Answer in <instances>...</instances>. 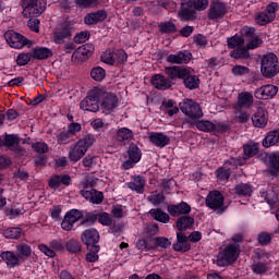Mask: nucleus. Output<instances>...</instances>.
Listing matches in <instances>:
<instances>
[{
    "mask_svg": "<svg viewBox=\"0 0 279 279\" xmlns=\"http://www.w3.org/2000/svg\"><path fill=\"white\" fill-rule=\"evenodd\" d=\"M159 32L161 34H175L178 33V26L171 21L161 22L159 24Z\"/></svg>",
    "mask_w": 279,
    "mask_h": 279,
    "instance_id": "45",
    "label": "nucleus"
},
{
    "mask_svg": "<svg viewBox=\"0 0 279 279\" xmlns=\"http://www.w3.org/2000/svg\"><path fill=\"white\" fill-rule=\"evenodd\" d=\"M251 269L253 274H256L257 276H265L267 274V264L263 262H257L251 266Z\"/></svg>",
    "mask_w": 279,
    "mask_h": 279,
    "instance_id": "57",
    "label": "nucleus"
},
{
    "mask_svg": "<svg viewBox=\"0 0 279 279\" xmlns=\"http://www.w3.org/2000/svg\"><path fill=\"white\" fill-rule=\"evenodd\" d=\"M243 149V156L246 160H250V158H254V156H258L260 154V145L258 143H247L242 146Z\"/></svg>",
    "mask_w": 279,
    "mask_h": 279,
    "instance_id": "33",
    "label": "nucleus"
},
{
    "mask_svg": "<svg viewBox=\"0 0 279 279\" xmlns=\"http://www.w3.org/2000/svg\"><path fill=\"white\" fill-rule=\"evenodd\" d=\"M3 147H8L11 151H23L21 138L16 134L5 133L3 136Z\"/></svg>",
    "mask_w": 279,
    "mask_h": 279,
    "instance_id": "23",
    "label": "nucleus"
},
{
    "mask_svg": "<svg viewBox=\"0 0 279 279\" xmlns=\"http://www.w3.org/2000/svg\"><path fill=\"white\" fill-rule=\"evenodd\" d=\"M240 36L243 40H252L256 36V28L250 26H243L240 29Z\"/></svg>",
    "mask_w": 279,
    "mask_h": 279,
    "instance_id": "54",
    "label": "nucleus"
},
{
    "mask_svg": "<svg viewBox=\"0 0 279 279\" xmlns=\"http://www.w3.org/2000/svg\"><path fill=\"white\" fill-rule=\"evenodd\" d=\"M128 156L133 162H141V158H143V150L138 148V145L131 143L129 145Z\"/></svg>",
    "mask_w": 279,
    "mask_h": 279,
    "instance_id": "39",
    "label": "nucleus"
},
{
    "mask_svg": "<svg viewBox=\"0 0 279 279\" xmlns=\"http://www.w3.org/2000/svg\"><path fill=\"white\" fill-rule=\"evenodd\" d=\"M90 77L95 82H104L106 78V70L101 66H95L90 71Z\"/></svg>",
    "mask_w": 279,
    "mask_h": 279,
    "instance_id": "49",
    "label": "nucleus"
},
{
    "mask_svg": "<svg viewBox=\"0 0 279 279\" xmlns=\"http://www.w3.org/2000/svg\"><path fill=\"white\" fill-rule=\"evenodd\" d=\"M195 226V218L191 216H181L177 218L175 227L178 232H186V230H191Z\"/></svg>",
    "mask_w": 279,
    "mask_h": 279,
    "instance_id": "30",
    "label": "nucleus"
},
{
    "mask_svg": "<svg viewBox=\"0 0 279 279\" xmlns=\"http://www.w3.org/2000/svg\"><path fill=\"white\" fill-rule=\"evenodd\" d=\"M24 19H36L47 10V3L45 0H22Z\"/></svg>",
    "mask_w": 279,
    "mask_h": 279,
    "instance_id": "7",
    "label": "nucleus"
},
{
    "mask_svg": "<svg viewBox=\"0 0 279 279\" xmlns=\"http://www.w3.org/2000/svg\"><path fill=\"white\" fill-rule=\"evenodd\" d=\"M113 221L114 220L107 211H101L100 214H98V223H100V226H106L107 228H110Z\"/></svg>",
    "mask_w": 279,
    "mask_h": 279,
    "instance_id": "56",
    "label": "nucleus"
},
{
    "mask_svg": "<svg viewBox=\"0 0 279 279\" xmlns=\"http://www.w3.org/2000/svg\"><path fill=\"white\" fill-rule=\"evenodd\" d=\"M279 143V131L269 132L263 141V147H272Z\"/></svg>",
    "mask_w": 279,
    "mask_h": 279,
    "instance_id": "40",
    "label": "nucleus"
},
{
    "mask_svg": "<svg viewBox=\"0 0 279 279\" xmlns=\"http://www.w3.org/2000/svg\"><path fill=\"white\" fill-rule=\"evenodd\" d=\"M194 45H196L197 49H206V47H208V37L203 34L195 35Z\"/></svg>",
    "mask_w": 279,
    "mask_h": 279,
    "instance_id": "60",
    "label": "nucleus"
},
{
    "mask_svg": "<svg viewBox=\"0 0 279 279\" xmlns=\"http://www.w3.org/2000/svg\"><path fill=\"white\" fill-rule=\"evenodd\" d=\"M230 58H233V60H248L250 50L245 47L233 49L230 51Z\"/></svg>",
    "mask_w": 279,
    "mask_h": 279,
    "instance_id": "41",
    "label": "nucleus"
},
{
    "mask_svg": "<svg viewBox=\"0 0 279 279\" xmlns=\"http://www.w3.org/2000/svg\"><path fill=\"white\" fill-rule=\"evenodd\" d=\"M225 165H229L230 167H244V165H247V159L244 155L242 157H231Z\"/></svg>",
    "mask_w": 279,
    "mask_h": 279,
    "instance_id": "59",
    "label": "nucleus"
},
{
    "mask_svg": "<svg viewBox=\"0 0 279 279\" xmlns=\"http://www.w3.org/2000/svg\"><path fill=\"white\" fill-rule=\"evenodd\" d=\"M165 199H167V196L162 193L154 194L147 197V201L153 204V206H160V204H163Z\"/></svg>",
    "mask_w": 279,
    "mask_h": 279,
    "instance_id": "64",
    "label": "nucleus"
},
{
    "mask_svg": "<svg viewBox=\"0 0 279 279\" xmlns=\"http://www.w3.org/2000/svg\"><path fill=\"white\" fill-rule=\"evenodd\" d=\"M108 19V12L106 10H98L96 12L87 13L84 16L85 25H97V23H104Z\"/></svg>",
    "mask_w": 279,
    "mask_h": 279,
    "instance_id": "21",
    "label": "nucleus"
},
{
    "mask_svg": "<svg viewBox=\"0 0 279 279\" xmlns=\"http://www.w3.org/2000/svg\"><path fill=\"white\" fill-rule=\"evenodd\" d=\"M71 141H73V137L70 135V133L68 131H61L57 135V143L59 145H69V143H71Z\"/></svg>",
    "mask_w": 279,
    "mask_h": 279,
    "instance_id": "61",
    "label": "nucleus"
},
{
    "mask_svg": "<svg viewBox=\"0 0 279 279\" xmlns=\"http://www.w3.org/2000/svg\"><path fill=\"white\" fill-rule=\"evenodd\" d=\"M116 141L120 143V145H130V142L134 141V131L125 126L118 129Z\"/></svg>",
    "mask_w": 279,
    "mask_h": 279,
    "instance_id": "25",
    "label": "nucleus"
},
{
    "mask_svg": "<svg viewBox=\"0 0 279 279\" xmlns=\"http://www.w3.org/2000/svg\"><path fill=\"white\" fill-rule=\"evenodd\" d=\"M76 8L87 10L88 8H97L99 0H74Z\"/></svg>",
    "mask_w": 279,
    "mask_h": 279,
    "instance_id": "55",
    "label": "nucleus"
},
{
    "mask_svg": "<svg viewBox=\"0 0 279 279\" xmlns=\"http://www.w3.org/2000/svg\"><path fill=\"white\" fill-rule=\"evenodd\" d=\"M31 147L33 150L36 151V154L45 155L49 151V146L45 142H35L31 144Z\"/></svg>",
    "mask_w": 279,
    "mask_h": 279,
    "instance_id": "58",
    "label": "nucleus"
},
{
    "mask_svg": "<svg viewBox=\"0 0 279 279\" xmlns=\"http://www.w3.org/2000/svg\"><path fill=\"white\" fill-rule=\"evenodd\" d=\"M223 202V194L216 190L207 194L205 198V206H207V208H210V210H220V213H226L227 207Z\"/></svg>",
    "mask_w": 279,
    "mask_h": 279,
    "instance_id": "14",
    "label": "nucleus"
},
{
    "mask_svg": "<svg viewBox=\"0 0 279 279\" xmlns=\"http://www.w3.org/2000/svg\"><path fill=\"white\" fill-rule=\"evenodd\" d=\"M33 52H21L17 54L16 64L17 66H25L32 62Z\"/></svg>",
    "mask_w": 279,
    "mask_h": 279,
    "instance_id": "52",
    "label": "nucleus"
},
{
    "mask_svg": "<svg viewBox=\"0 0 279 279\" xmlns=\"http://www.w3.org/2000/svg\"><path fill=\"white\" fill-rule=\"evenodd\" d=\"M179 16L181 21H195V19H197V11L195 9V5L193 4V1L187 0L181 2Z\"/></svg>",
    "mask_w": 279,
    "mask_h": 279,
    "instance_id": "16",
    "label": "nucleus"
},
{
    "mask_svg": "<svg viewBox=\"0 0 279 279\" xmlns=\"http://www.w3.org/2000/svg\"><path fill=\"white\" fill-rule=\"evenodd\" d=\"M254 104V95L250 92H242L238 95L235 108L243 110V108H252Z\"/></svg>",
    "mask_w": 279,
    "mask_h": 279,
    "instance_id": "29",
    "label": "nucleus"
},
{
    "mask_svg": "<svg viewBox=\"0 0 279 279\" xmlns=\"http://www.w3.org/2000/svg\"><path fill=\"white\" fill-rule=\"evenodd\" d=\"M148 138L153 145H155L156 147H161V148L167 147V145H169V143H171V138L169 137V135H166L162 132H153V133H150Z\"/></svg>",
    "mask_w": 279,
    "mask_h": 279,
    "instance_id": "28",
    "label": "nucleus"
},
{
    "mask_svg": "<svg viewBox=\"0 0 279 279\" xmlns=\"http://www.w3.org/2000/svg\"><path fill=\"white\" fill-rule=\"evenodd\" d=\"M125 62H128V52H125V50L119 49L113 51V64L119 66L125 64Z\"/></svg>",
    "mask_w": 279,
    "mask_h": 279,
    "instance_id": "46",
    "label": "nucleus"
},
{
    "mask_svg": "<svg viewBox=\"0 0 279 279\" xmlns=\"http://www.w3.org/2000/svg\"><path fill=\"white\" fill-rule=\"evenodd\" d=\"M170 75L171 77H177V80H182L183 85L189 90H197V88H199V76L193 74L187 68L175 65V68L170 71Z\"/></svg>",
    "mask_w": 279,
    "mask_h": 279,
    "instance_id": "1",
    "label": "nucleus"
},
{
    "mask_svg": "<svg viewBox=\"0 0 279 279\" xmlns=\"http://www.w3.org/2000/svg\"><path fill=\"white\" fill-rule=\"evenodd\" d=\"M65 243H66V241L59 238V239H54V240L50 241L49 245H50L51 250H54V252H64Z\"/></svg>",
    "mask_w": 279,
    "mask_h": 279,
    "instance_id": "63",
    "label": "nucleus"
},
{
    "mask_svg": "<svg viewBox=\"0 0 279 279\" xmlns=\"http://www.w3.org/2000/svg\"><path fill=\"white\" fill-rule=\"evenodd\" d=\"M228 14V3L221 0H213L207 11V17L209 21H217L223 19Z\"/></svg>",
    "mask_w": 279,
    "mask_h": 279,
    "instance_id": "15",
    "label": "nucleus"
},
{
    "mask_svg": "<svg viewBox=\"0 0 279 279\" xmlns=\"http://www.w3.org/2000/svg\"><path fill=\"white\" fill-rule=\"evenodd\" d=\"M4 39L9 47L12 49H23V47H27V45H32V40L25 37L23 34L8 31L4 33Z\"/></svg>",
    "mask_w": 279,
    "mask_h": 279,
    "instance_id": "12",
    "label": "nucleus"
},
{
    "mask_svg": "<svg viewBox=\"0 0 279 279\" xmlns=\"http://www.w3.org/2000/svg\"><path fill=\"white\" fill-rule=\"evenodd\" d=\"M32 53L33 60H49V58H53V51L47 47H35Z\"/></svg>",
    "mask_w": 279,
    "mask_h": 279,
    "instance_id": "34",
    "label": "nucleus"
},
{
    "mask_svg": "<svg viewBox=\"0 0 279 279\" xmlns=\"http://www.w3.org/2000/svg\"><path fill=\"white\" fill-rule=\"evenodd\" d=\"M234 193L239 197H252L253 186L250 183H240L235 185Z\"/></svg>",
    "mask_w": 279,
    "mask_h": 279,
    "instance_id": "37",
    "label": "nucleus"
},
{
    "mask_svg": "<svg viewBox=\"0 0 279 279\" xmlns=\"http://www.w3.org/2000/svg\"><path fill=\"white\" fill-rule=\"evenodd\" d=\"M251 119L254 128L263 129V128H267V123L269 121V114L265 109L258 108Z\"/></svg>",
    "mask_w": 279,
    "mask_h": 279,
    "instance_id": "22",
    "label": "nucleus"
},
{
    "mask_svg": "<svg viewBox=\"0 0 279 279\" xmlns=\"http://www.w3.org/2000/svg\"><path fill=\"white\" fill-rule=\"evenodd\" d=\"M99 231L95 228L86 229L81 234V241L86 245L87 250H95V252H100L101 246H99Z\"/></svg>",
    "mask_w": 279,
    "mask_h": 279,
    "instance_id": "10",
    "label": "nucleus"
},
{
    "mask_svg": "<svg viewBox=\"0 0 279 279\" xmlns=\"http://www.w3.org/2000/svg\"><path fill=\"white\" fill-rule=\"evenodd\" d=\"M167 210L170 217H180L181 215L186 216L191 214V205L186 202L170 204L167 206Z\"/></svg>",
    "mask_w": 279,
    "mask_h": 279,
    "instance_id": "17",
    "label": "nucleus"
},
{
    "mask_svg": "<svg viewBox=\"0 0 279 279\" xmlns=\"http://www.w3.org/2000/svg\"><path fill=\"white\" fill-rule=\"evenodd\" d=\"M189 128H196L199 132H205L206 134H210V132H215V122L210 120H195Z\"/></svg>",
    "mask_w": 279,
    "mask_h": 279,
    "instance_id": "31",
    "label": "nucleus"
},
{
    "mask_svg": "<svg viewBox=\"0 0 279 279\" xmlns=\"http://www.w3.org/2000/svg\"><path fill=\"white\" fill-rule=\"evenodd\" d=\"M71 186V175L69 174H54L48 180V186L52 189V191H58V187L61 186Z\"/></svg>",
    "mask_w": 279,
    "mask_h": 279,
    "instance_id": "24",
    "label": "nucleus"
},
{
    "mask_svg": "<svg viewBox=\"0 0 279 279\" xmlns=\"http://www.w3.org/2000/svg\"><path fill=\"white\" fill-rule=\"evenodd\" d=\"M95 46L93 44H85L78 47L72 54V60H78L80 62H86L89 56H93Z\"/></svg>",
    "mask_w": 279,
    "mask_h": 279,
    "instance_id": "19",
    "label": "nucleus"
},
{
    "mask_svg": "<svg viewBox=\"0 0 279 279\" xmlns=\"http://www.w3.org/2000/svg\"><path fill=\"white\" fill-rule=\"evenodd\" d=\"M272 239L271 233L267 231H262L257 234V243H259L262 247H267V245H270Z\"/></svg>",
    "mask_w": 279,
    "mask_h": 279,
    "instance_id": "51",
    "label": "nucleus"
},
{
    "mask_svg": "<svg viewBox=\"0 0 279 279\" xmlns=\"http://www.w3.org/2000/svg\"><path fill=\"white\" fill-rule=\"evenodd\" d=\"M267 167L270 175H278L279 173V151H275L267 157Z\"/></svg>",
    "mask_w": 279,
    "mask_h": 279,
    "instance_id": "32",
    "label": "nucleus"
},
{
    "mask_svg": "<svg viewBox=\"0 0 279 279\" xmlns=\"http://www.w3.org/2000/svg\"><path fill=\"white\" fill-rule=\"evenodd\" d=\"M80 108L85 112H99V94L97 87L87 93V96L80 102Z\"/></svg>",
    "mask_w": 279,
    "mask_h": 279,
    "instance_id": "11",
    "label": "nucleus"
},
{
    "mask_svg": "<svg viewBox=\"0 0 279 279\" xmlns=\"http://www.w3.org/2000/svg\"><path fill=\"white\" fill-rule=\"evenodd\" d=\"M260 197L265 199L268 206H278V194L274 191L260 192Z\"/></svg>",
    "mask_w": 279,
    "mask_h": 279,
    "instance_id": "42",
    "label": "nucleus"
},
{
    "mask_svg": "<svg viewBox=\"0 0 279 279\" xmlns=\"http://www.w3.org/2000/svg\"><path fill=\"white\" fill-rule=\"evenodd\" d=\"M262 75L264 77H267L268 80H271V77H276L279 73V62H278V56L276 53L270 52L265 54L262 58Z\"/></svg>",
    "mask_w": 279,
    "mask_h": 279,
    "instance_id": "8",
    "label": "nucleus"
},
{
    "mask_svg": "<svg viewBox=\"0 0 279 279\" xmlns=\"http://www.w3.org/2000/svg\"><path fill=\"white\" fill-rule=\"evenodd\" d=\"M65 250L69 254H80L82 252V245L75 239H70L65 242Z\"/></svg>",
    "mask_w": 279,
    "mask_h": 279,
    "instance_id": "44",
    "label": "nucleus"
},
{
    "mask_svg": "<svg viewBox=\"0 0 279 279\" xmlns=\"http://www.w3.org/2000/svg\"><path fill=\"white\" fill-rule=\"evenodd\" d=\"M172 250L174 252H181V254L191 252V243L189 242V236H186V233L177 232V242L172 244Z\"/></svg>",
    "mask_w": 279,
    "mask_h": 279,
    "instance_id": "18",
    "label": "nucleus"
},
{
    "mask_svg": "<svg viewBox=\"0 0 279 279\" xmlns=\"http://www.w3.org/2000/svg\"><path fill=\"white\" fill-rule=\"evenodd\" d=\"M179 108L185 117H189V120H186L189 126L197 121V119H202V117H204V111H202L199 104L191 98H186L180 102Z\"/></svg>",
    "mask_w": 279,
    "mask_h": 279,
    "instance_id": "6",
    "label": "nucleus"
},
{
    "mask_svg": "<svg viewBox=\"0 0 279 279\" xmlns=\"http://www.w3.org/2000/svg\"><path fill=\"white\" fill-rule=\"evenodd\" d=\"M153 241V250H169L171 247V240L165 236H155L151 239Z\"/></svg>",
    "mask_w": 279,
    "mask_h": 279,
    "instance_id": "38",
    "label": "nucleus"
},
{
    "mask_svg": "<svg viewBox=\"0 0 279 279\" xmlns=\"http://www.w3.org/2000/svg\"><path fill=\"white\" fill-rule=\"evenodd\" d=\"M84 219V210L80 209H70L65 213L63 220L61 222L62 230H65V232H71L73 230L75 223L77 221H82Z\"/></svg>",
    "mask_w": 279,
    "mask_h": 279,
    "instance_id": "13",
    "label": "nucleus"
},
{
    "mask_svg": "<svg viewBox=\"0 0 279 279\" xmlns=\"http://www.w3.org/2000/svg\"><path fill=\"white\" fill-rule=\"evenodd\" d=\"M147 184V181L145 180V177L143 175H135L133 178V181L128 182L126 186L131 191H134L138 195H143L145 193V185Z\"/></svg>",
    "mask_w": 279,
    "mask_h": 279,
    "instance_id": "26",
    "label": "nucleus"
},
{
    "mask_svg": "<svg viewBox=\"0 0 279 279\" xmlns=\"http://www.w3.org/2000/svg\"><path fill=\"white\" fill-rule=\"evenodd\" d=\"M230 169L225 168V167H219L216 170V177L220 182H226V180H230Z\"/></svg>",
    "mask_w": 279,
    "mask_h": 279,
    "instance_id": "62",
    "label": "nucleus"
},
{
    "mask_svg": "<svg viewBox=\"0 0 279 279\" xmlns=\"http://www.w3.org/2000/svg\"><path fill=\"white\" fill-rule=\"evenodd\" d=\"M17 257L20 260H27L32 256V246L27 243H21L15 246Z\"/></svg>",
    "mask_w": 279,
    "mask_h": 279,
    "instance_id": "36",
    "label": "nucleus"
},
{
    "mask_svg": "<svg viewBox=\"0 0 279 279\" xmlns=\"http://www.w3.org/2000/svg\"><path fill=\"white\" fill-rule=\"evenodd\" d=\"M95 143V137L92 135H86L81 138L75 145H72L69 150V159L71 162H80L84 156H86V151L93 147Z\"/></svg>",
    "mask_w": 279,
    "mask_h": 279,
    "instance_id": "3",
    "label": "nucleus"
},
{
    "mask_svg": "<svg viewBox=\"0 0 279 279\" xmlns=\"http://www.w3.org/2000/svg\"><path fill=\"white\" fill-rule=\"evenodd\" d=\"M231 73L234 77H245L250 75V68L236 64L231 69Z\"/></svg>",
    "mask_w": 279,
    "mask_h": 279,
    "instance_id": "53",
    "label": "nucleus"
},
{
    "mask_svg": "<svg viewBox=\"0 0 279 279\" xmlns=\"http://www.w3.org/2000/svg\"><path fill=\"white\" fill-rule=\"evenodd\" d=\"M172 69H177L175 65L165 68V74L167 76L161 73L153 75L150 78L151 86L157 90H170V88H173L177 76H171Z\"/></svg>",
    "mask_w": 279,
    "mask_h": 279,
    "instance_id": "5",
    "label": "nucleus"
},
{
    "mask_svg": "<svg viewBox=\"0 0 279 279\" xmlns=\"http://www.w3.org/2000/svg\"><path fill=\"white\" fill-rule=\"evenodd\" d=\"M80 195L89 202L90 204H104V192L97 191L95 189L92 190H81Z\"/></svg>",
    "mask_w": 279,
    "mask_h": 279,
    "instance_id": "20",
    "label": "nucleus"
},
{
    "mask_svg": "<svg viewBox=\"0 0 279 279\" xmlns=\"http://www.w3.org/2000/svg\"><path fill=\"white\" fill-rule=\"evenodd\" d=\"M23 234V229L20 227H11L3 231L4 239H14L19 240L20 236Z\"/></svg>",
    "mask_w": 279,
    "mask_h": 279,
    "instance_id": "43",
    "label": "nucleus"
},
{
    "mask_svg": "<svg viewBox=\"0 0 279 279\" xmlns=\"http://www.w3.org/2000/svg\"><path fill=\"white\" fill-rule=\"evenodd\" d=\"M136 248L140 250V252H151L154 251L151 239H140L136 242Z\"/></svg>",
    "mask_w": 279,
    "mask_h": 279,
    "instance_id": "48",
    "label": "nucleus"
},
{
    "mask_svg": "<svg viewBox=\"0 0 279 279\" xmlns=\"http://www.w3.org/2000/svg\"><path fill=\"white\" fill-rule=\"evenodd\" d=\"M75 31V21L65 19L61 21L54 29L53 40L56 45H64L66 40L73 38V32Z\"/></svg>",
    "mask_w": 279,
    "mask_h": 279,
    "instance_id": "4",
    "label": "nucleus"
},
{
    "mask_svg": "<svg viewBox=\"0 0 279 279\" xmlns=\"http://www.w3.org/2000/svg\"><path fill=\"white\" fill-rule=\"evenodd\" d=\"M0 258L7 264L9 269L21 266V259L17 254L11 251H4L0 254Z\"/></svg>",
    "mask_w": 279,
    "mask_h": 279,
    "instance_id": "27",
    "label": "nucleus"
},
{
    "mask_svg": "<svg viewBox=\"0 0 279 279\" xmlns=\"http://www.w3.org/2000/svg\"><path fill=\"white\" fill-rule=\"evenodd\" d=\"M244 44L245 39H243V37H241L239 34H235L234 36L227 39V45L229 49H236V47H243Z\"/></svg>",
    "mask_w": 279,
    "mask_h": 279,
    "instance_id": "47",
    "label": "nucleus"
},
{
    "mask_svg": "<svg viewBox=\"0 0 279 279\" xmlns=\"http://www.w3.org/2000/svg\"><path fill=\"white\" fill-rule=\"evenodd\" d=\"M99 106L104 112L110 114L119 106L117 94L98 88Z\"/></svg>",
    "mask_w": 279,
    "mask_h": 279,
    "instance_id": "9",
    "label": "nucleus"
},
{
    "mask_svg": "<svg viewBox=\"0 0 279 279\" xmlns=\"http://www.w3.org/2000/svg\"><path fill=\"white\" fill-rule=\"evenodd\" d=\"M274 22V19L270 17L265 11H262L255 15V23L260 25L262 27L265 25H269V23Z\"/></svg>",
    "mask_w": 279,
    "mask_h": 279,
    "instance_id": "50",
    "label": "nucleus"
},
{
    "mask_svg": "<svg viewBox=\"0 0 279 279\" xmlns=\"http://www.w3.org/2000/svg\"><path fill=\"white\" fill-rule=\"evenodd\" d=\"M149 215L155 221H158L159 223H169V221H171V217L169 216L170 214L165 213L160 208L150 209Z\"/></svg>",
    "mask_w": 279,
    "mask_h": 279,
    "instance_id": "35",
    "label": "nucleus"
},
{
    "mask_svg": "<svg viewBox=\"0 0 279 279\" xmlns=\"http://www.w3.org/2000/svg\"><path fill=\"white\" fill-rule=\"evenodd\" d=\"M241 255V245L239 244H228L219 251L216 259V265L218 267H230L233 263L239 260Z\"/></svg>",
    "mask_w": 279,
    "mask_h": 279,
    "instance_id": "2",
    "label": "nucleus"
}]
</instances>
